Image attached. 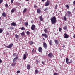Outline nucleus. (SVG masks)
I'll return each instance as SVG.
<instances>
[{
  "instance_id": "obj_1",
  "label": "nucleus",
  "mask_w": 75,
  "mask_h": 75,
  "mask_svg": "<svg viewBox=\"0 0 75 75\" xmlns=\"http://www.w3.org/2000/svg\"><path fill=\"white\" fill-rule=\"evenodd\" d=\"M51 21L52 24H54L56 23V21H57V18L55 16H54L51 18Z\"/></svg>"
},
{
  "instance_id": "obj_2",
  "label": "nucleus",
  "mask_w": 75,
  "mask_h": 75,
  "mask_svg": "<svg viewBox=\"0 0 75 75\" xmlns=\"http://www.w3.org/2000/svg\"><path fill=\"white\" fill-rule=\"evenodd\" d=\"M36 27L35 26V25H33L31 27V29L32 30H33V31H35L36 30Z\"/></svg>"
},
{
  "instance_id": "obj_3",
  "label": "nucleus",
  "mask_w": 75,
  "mask_h": 75,
  "mask_svg": "<svg viewBox=\"0 0 75 75\" xmlns=\"http://www.w3.org/2000/svg\"><path fill=\"white\" fill-rule=\"evenodd\" d=\"M41 36H44V37L45 38H47L48 37V35L45 33H43L42 34Z\"/></svg>"
},
{
  "instance_id": "obj_4",
  "label": "nucleus",
  "mask_w": 75,
  "mask_h": 75,
  "mask_svg": "<svg viewBox=\"0 0 75 75\" xmlns=\"http://www.w3.org/2000/svg\"><path fill=\"white\" fill-rule=\"evenodd\" d=\"M13 44L12 43L11 44H10L8 46H6V48H12V47H13Z\"/></svg>"
},
{
  "instance_id": "obj_5",
  "label": "nucleus",
  "mask_w": 75,
  "mask_h": 75,
  "mask_svg": "<svg viewBox=\"0 0 75 75\" xmlns=\"http://www.w3.org/2000/svg\"><path fill=\"white\" fill-rule=\"evenodd\" d=\"M50 3V1H47L46 3L45 4V6H46V7H47V6H49Z\"/></svg>"
},
{
  "instance_id": "obj_6",
  "label": "nucleus",
  "mask_w": 75,
  "mask_h": 75,
  "mask_svg": "<svg viewBox=\"0 0 75 75\" xmlns=\"http://www.w3.org/2000/svg\"><path fill=\"white\" fill-rule=\"evenodd\" d=\"M48 56L49 58H52L53 56V54L52 53H50L48 54Z\"/></svg>"
},
{
  "instance_id": "obj_7",
  "label": "nucleus",
  "mask_w": 75,
  "mask_h": 75,
  "mask_svg": "<svg viewBox=\"0 0 75 75\" xmlns=\"http://www.w3.org/2000/svg\"><path fill=\"white\" fill-rule=\"evenodd\" d=\"M64 38H69V35L67 34V33H65L64 34Z\"/></svg>"
},
{
  "instance_id": "obj_8",
  "label": "nucleus",
  "mask_w": 75,
  "mask_h": 75,
  "mask_svg": "<svg viewBox=\"0 0 75 75\" xmlns=\"http://www.w3.org/2000/svg\"><path fill=\"white\" fill-rule=\"evenodd\" d=\"M67 13L68 14L67 17H69V15L71 14V12H70L69 11H68L66 13L65 16H66L67 15Z\"/></svg>"
},
{
  "instance_id": "obj_9",
  "label": "nucleus",
  "mask_w": 75,
  "mask_h": 75,
  "mask_svg": "<svg viewBox=\"0 0 75 75\" xmlns=\"http://www.w3.org/2000/svg\"><path fill=\"white\" fill-rule=\"evenodd\" d=\"M43 47L45 49H47V45L45 43H43Z\"/></svg>"
},
{
  "instance_id": "obj_10",
  "label": "nucleus",
  "mask_w": 75,
  "mask_h": 75,
  "mask_svg": "<svg viewBox=\"0 0 75 75\" xmlns=\"http://www.w3.org/2000/svg\"><path fill=\"white\" fill-rule=\"evenodd\" d=\"M38 51L40 52H41L42 51V49L41 47H40L38 48Z\"/></svg>"
},
{
  "instance_id": "obj_11",
  "label": "nucleus",
  "mask_w": 75,
  "mask_h": 75,
  "mask_svg": "<svg viewBox=\"0 0 75 75\" xmlns=\"http://www.w3.org/2000/svg\"><path fill=\"white\" fill-rule=\"evenodd\" d=\"M11 25L12 26H17V25L16 24V23L15 22H13L12 23H11Z\"/></svg>"
},
{
  "instance_id": "obj_12",
  "label": "nucleus",
  "mask_w": 75,
  "mask_h": 75,
  "mask_svg": "<svg viewBox=\"0 0 75 75\" xmlns=\"http://www.w3.org/2000/svg\"><path fill=\"white\" fill-rule=\"evenodd\" d=\"M26 55H27V56L28 55V54H27V53L26 54H25L24 55L23 59H24V60H25V59L26 58H27V56H26Z\"/></svg>"
},
{
  "instance_id": "obj_13",
  "label": "nucleus",
  "mask_w": 75,
  "mask_h": 75,
  "mask_svg": "<svg viewBox=\"0 0 75 75\" xmlns=\"http://www.w3.org/2000/svg\"><path fill=\"white\" fill-rule=\"evenodd\" d=\"M69 59L67 57L66 59V62L67 64H68V62H69Z\"/></svg>"
},
{
  "instance_id": "obj_14",
  "label": "nucleus",
  "mask_w": 75,
  "mask_h": 75,
  "mask_svg": "<svg viewBox=\"0 0 75 75\" xmlns=\"http://www.w3.org/2000/svg\"><path fill=\"white\" fill-rule=\"evenodd\" d=\"M27 69L28 70L29 69H30L31 68V66H30V64H28L27 65Z\"/></svg>"
},
{
  "instance_id": "obj_15",
  "label": "nucleus",
  "mask_w": 75,
  "mask_h": 75,
  "mask_svg": "<svg viewBox=\"0 0 75 75\" xmlns=\"http://www.w3.org/2000/svg\"><path fill=\"white\" fill-rule=\"evenodd\" d=\"M18 57L15 58L13 60V63H14L15 62H16V60L18 59Z\"/></svg>"
},
{
  "instance_id": "obj_16",
  "label": "nucleus",
  "mask_w": 75,
  "mask_h": 75,
  "mask_svg": "<svg viewBox=\"0 0 75 75\" xmlns=\"http://www.w3.org/2000/svg\"><path fill=\"white\" fill-rule=\"evenodd\" d=\"M49 43L50 44V45H52V41L51 40H50V41L49 42Z\"/></svg>"
},
{
  "instance_id": "obj_17",
  "label": "nucleus",
  "mask_w": 75,
  "mask_h": 75,
  "mask_svg": "<svg viewBox=\"0 0 75 75\" xmlns=\"http://www.w3.org/2000/svg\"><path fill=\"white\" fill-rule=\"evenodd\" d=\"M47 28H46L44 30V31L45 34H47V33H48V30L47 29Z\"/></svg>"
},
{
  "instance_id": "obj_18",
  "label": "nucleus",
  "mask_w": 75,
  "mask_h": 75,
  "mask_svg": "<svg viewBox=\"0 0 75 75\" xmlns=\"http://www.w3.org/2000/svg\"><path fill=\"white\" fill-rule=\"evenodd\" d=\"M15 38H16L17 40H18V38H19V35L17 34H16L15 35Z\"/></svg>"
},
{
  "instance_id": "obj_19",
  "label": "nucleus",
  "mask_w": 75,
  "mask_h": 75,
  "mask_svg": "<svg viewBox=\"0 0 75 75\" xmlns=\"http://www.w3.org/2000/svg\"><path fill=\"white\" fill-rule=\"evenodd\" d=\"M41 12V11L40 10V9H38L37 10V13H38V14H40V13Z\"/></svg>"
},
{
  "instance_id": "obj_20",
  "label": "nucleus",
  "mask_w": 75,
  "mask_h": 75,
  "mask_svg": "<svg viewBox=\"0 0 75 75\" xmlns=\"http://www.w3.org/2000/svg\"><path fill=\"white\" fill-rule=\"evenodd\" d=\"M3 17H6V13L4 12H3L2 14Z\"/></svg>"
},
{
  "instance_id": "obj_21",
  "label": "nucleus",
  "mask_w": 75,
  "mask_h": 75,
  "mask_svg": "<svg viewBox=\"0 0 75 75\" xmlns=\"http://www.w3.org/2000/svg\"><path fill=\"white\" fill-rule=\"evenodd\" d=\"M63 29H64V30H65V31H67V26L66 25L65 26L63 27Z\"/></svg>"
},
{
  "instance_id": "obj_22",
  "label": "nucleus",
  "mask_w": 75,
  "mask_h": 75,
  "mask_svg": "<svg viewBox=\"0 0 75 75\" xmlns=\"http://www.w3.org/2000/svg\"><path fill=\"white\" fill-rule=\"evenodd\" d=\"M20 34L21 35V36L23 37V36H24L25 35V33H24V32H22L21 33H20Z\"/></svg>"
},
{
  "instance_id": "obj_23",
  "label": "nucleus",
  "mask_w": 75,
  "mask_h": 75,
  "mask_svg": "<svg viewBox=\"0 0 75 75\" xmlns=\"http://www.w3.org/2000/svg\"><path fill=\"white\" fill-rule=\"evenodd\" d=\"M54 42L55 43V44L56 45H57V44H58V41L57 40H54Z\"/></svg>"
},
{
  "instance_id": "obj_24",
  "label": "nucleus",
  "mask_w": 75,
  "mask_h": 75,
  "mask_svg": "<svg viewBox=\"0 0 75 75\" xmlns=\"http://www.w3.org/2000/svg\"><path fill=\"white\" fill-rule=\"evenodd\" d=\"M40 20L41 21H43V18H42V16H40Z\"/></svg>"
},
{
  "instance_id": "obj_25",
  "label": "nucleus",
  "mask_w": 75,
  "mask_h": 75,
  "mask_svg": "<svg viewBox=\"0 0 75 75\" xmlns=\"http://www.w3.org/2000/svg\"><path fill=\"white\" fill-rule=\"evenodd\" d=\"M39 71H38V69H36L35 70V74H38V72H39Z\"/></svg>"
},
{
  "instance_id": "obj_26",
  "label": "nucleus",
  "mask_w": 75,
  "mask_h": 75,
  "mask_svg": "<svg viewBox=\"0 0 75 75\" xmlns=\"http://www.w3.org/2000/svg\"><path fill=\"white\" fill-rule=\"evenodd\" d=\"M26 34L27 35H30V34H31V32H30L29 31H27L26 32Z\"/></svg>"
},
{
  "instance_id": "obj_27",
  "label": "nucleus",
  "mask_w": 75,
  "mask_h": 75,
  "mask_svg": "<svg viewBox=\"0 0 75 75\" xmlns=\"http://www.w3.org/2000/svg\"><path fill=\"white\" fill-rule=\"evenodd\" d=\"M25 24L26 26H27L28 25V23L27 22H26L25 23Z\"/></svg>"
},
{
  "instance_id": "obj_28",
  "label": "nucleus",
  "mask_w": 75,
  "mask_h": 75,
  "mask_svg": "<svg viewBox=\"0 0 75 75\" xmlns=\"http://www.w3.org/2000/svg\"><path fill=\"white\" fill-rule=\"evenodd\" d=\"M66 7L67 9H68L69 8V5H66Z\"/></svg>"
},
{
  "instance_id": "obj_29",
  "label": "nucleus",
  "mask_w": 75,
  "mask_h": 75,
  "mask_svg": "<svg viewBox=\"0 0 75 75\" xmlns=\"http://www.w3.org/2000/svg\"><path fill=\"white\" fill-rule=\"evenodd\" d=\"M27 8H25L23 11V12L25 13L27 11Z\"/></svg>"
},
{
  "instance_id": "obj_30",
  "label": "nucleus",
  "mask_w": 75,
  "mask_h": 75,
  "mask_svg": "<svg viewBox=\"0 0 75 75\" xmlns=\"http://www.w3.org/2000/svg\"><path fill=\"white\" fill-rule=\"evenodd\" d=\"M30 44V45H32V44H34V42L33 41H30L29 42Z\"/></svg>"
},
{
  "instance_id": "obj_31",
  "label": "nucleus",
  "mask_w": 75,
  "mask_h": 75,
  "mask_svg": "<svg viewBox=\"0 0 75 75\" xmlns=\"http://www.w3.org/2000/svg\"><path fill=\"white\" fill-rule=\"evenodd\" d=\"M68 64H72V60H70V62H68Z\"/></svg>"
},
{
  "instance_id": "obj_32",
  "label": "nucleus",
  "mask_w": 75,
  "mask_h": 75,
  "mask_svg": "<svg viewBox=\"0 0 75 75\" xmlns=\"http://www.w3.org/2000/svg\"><path fill=\"white\" fill-rule=\"evenodd\" d=\"M25 28L24 27H22L21 28V30H25Z\"/></svg>"
},
{
  "instance_id": "obj_33",
  "label": "nucleus",
  "mask_w": 75,
  "mask_h": 75,
  "mask_svg": "<svg viewBox=\"0 0 75 75\" xmlns=\"http://www.w3.org/2000/svg\"><path fill=\"white\" fill-rule=\"evenodd\" d=\"M15 65H16V63L12 64H11V66H12V67H14Z\"/></svg>"
},
{
  "instance_id": "obj_34",
  "label": "nucleus",
  "mask_w": 75,
  "mask_h": 75,
  "mask_svg": "<svg viewBox=\"0 0 75 75\" xmlns=\"http://www.w3.org/2000/svg\"><path fill=\"white\" fill-rule=\"evenodd\" d=\"M64 21H66V20H67V18H66L65 16H64Z\"/></svg>"
},
{
  "instance_id": "obj_35",
  "label": "nucleus",
  "mask_w": 75,
  "mask_h": 75,
  "mask_svg": "<svg viewBox=\"0 0 75 75\" xmlns=\"http://www.w3.org/2000/svg\"><path fill=\"white\" fill-rule=\"evenodd\" d=\"M3 33V30L2 29H0V33Z\"/></svg>"
},
{
  "instance_id": "obj_36",
  "label": "nucleus",
  "mask_w": 75,
  "mask_h": 75,
  "mask_svg": "<svg viewBox=\"0 0 75 75\" xmlns=\"http://www.w3.org/2000/svg\"><path fill=\"white\" fill-rule=\"evenodd\" d=\"M15 11L13 9H12L11 10V12L14 13V12Z\"/></svg>"
},
{
  "instance_id": "obj_37",
  "label": "nucleus",
  "mask_w": 75,
  "mask_h": 75,
  "mask_svg": "<svg viewBox=\"0 0 75 75\" xmlns=\"http://www.w3.org/2000/svg\"><path fill=\"white\" fill-rule=\"evenodd\" d=\"M58 75V73H55L53 74V75Z\"/></svg>"
},
{
  "instance_id": "obj_38",
  "label": "nucleus",
  "mask_w": 75,
  "mask_h": 75,
  "mask_svg": "<svg viewBox=\"0 0 75 75\" xmlns=\"http://www.w3.org/2000/svg\"><path fill=\"white\" fill-rule=\"evenodd\" d=\"M8 4H7L6 3L5 4V7H8Z\"/></svg>"
},
{
  "instance_id": "obj_39",
  "label": "nucleus",
  "mask_w": 75,
  "mask_h": 75,
  "mask_svg": "<svg viewBox=\"0 0 75 75\" xmlns=\"http://www.w3.org/2000/svg\"><path fill=\"white\" fill-rule=\"evenodd\" d=\"M48 10V8H46L44 10V11H47Z\"/></svg>"
},
{
  "instance_id": "obj_40",
  "label": "nucleus",
  "mask_w": 75,
  "mask_h": 75,
  "mask_svg": "<svg viewBox=\"0 0 75 75\" xmlns=\"http://www.w3.org/2000/svg\"><path fill=\"white\" fill-rule=\"evenodd\" d=\"M13 57H15V56H16V53H14L13 54Z\"/></svg>"
},
{
  "instance_id": "obj_41",
  "label": "nucleus",
  "mask_w": 75,
  "mask_h": 75,
  "mask_svg": "<svg viewBox=\"0 0 75 75\" xmlns=\"http://www.w3.org/2000/svg\"><path fill=\"white\" fill-rule=\"evenodd\" d=\"M20 73V71L19 70H18L17 71V74H19V73Z\"/></svg>"
},
{
  "instance_id": "obj_42",
  "label": "nucleus",
  "mask_w": 75,
  "mask_h": 75,
  "mask_svg": "<svg viewBox=\"0 0 75 75\" xmlns=\"http://www.w3.org/2000/svg\"><path fill=\"white\" fill-rule=\"evenodd\" d=\"M57 7L58 6H57V5H56V6H55V9H57Z\"/></svg>"
},
{
  "instance_id": "obj_43",
  "label": "nucleus",
  "mask_w": 75,
  "mask_h": 75,
  "mask_svg": "<svg viewBox=\"0 0 75 75\" xmlns=\"http://www.w3.org/2000/svg\"><path fill=\"white\" fill-rule=\"evenodd\" d=\"M13 1H14V0H11V3H13Z\"/></svg>"
},
{
  "instance_id": "obj_44",
  "label": "nucleus",
  "mask_w": 75,
  "mask_h": 75,
  "mask_svg": "<svg viewBox=\"0 0 75 75\" xmlns=\"http://www.w3.org/2000/svg\"><path fill=\"white\" fill-rule=\"evenodd\" d=\"M62 30V29H61V28H59V31L61 32Z\"/></svg>"
},
{
  "instance_id": "obj_45",
  "label": "nucleus",
  "mask_w": 75,
  "mask_h": 75,
  "mask_svg": "<svg viewBox=\"0 0 75 75\" xmlns=\"http://www.w3.org/2000/svg\"><path fill=\"white\" fill-rule=\"evenodd\" d=\"M37 6L36 5H35L34 6V8H37Z\"/></svg>"
},
{
  "instance_id": "obj_46",
  "label": "nucleus",
  "mask_w": 75,
  "mask_h": 75,
  "mask_svg": "<svg viewBox=\"0 0 75 75\" xmlns=\"http://www.w3.org/2000/svg\"><path fill=\"white\" fill-rule=\"evenodd\" d=\"M73 5H75V0L73 1Z\"/></svg>"
},
{
  "instance_id": "obj_47",
  "label": "nucleus",
  "mask_w": 75,
  "mask_h": 75,
  "mask_svg": "<svg viewBox=\"0 0 75 75\" xmlns=\"http://www.w3.org/2000/svg\"><path fill=\"white\" fill-rule=\"evenodd\" d=\"M42 64L43 65H44V64H45L44 62H42Z\"/></svg>"
},
{
  "instance_id": "obj_48",
  "label": "nucleus",
  "mask_w": 75,
  "mask_h": 75,
  "mask_svg": "<svg viewBox=\"0 0 75 75\" xmlns=\"http://www.w3.org/2000/svg\"><path fill=\"white\" fill-rule=\"evenodd\" d=\"M73 38H75V34H74Z\"/></svg>"
},
{
  "instance_id": "obj_49",
  "label": "nucleus",
  "mask_w": 75,
  "mask_h": 75,
  "mask_svg": "<svg viewBox=\"0 0 75 75\" xmlns=\"http://www.w3.org/2000/svg\"><path fill=\"white\" fill-rule=\"evenodd\" d=\"M2 62V60L1 59H0V63H1Z\"/></svg>"
},
{
  "instance_id": "obj_50",
  "label": "nucleus",
  "mask_w": 75,
  "mask_h": 75,
  "mask_svg": "<svg viewBox=\"0 0 75 75\" xmlns=\"http://www.w3.org/2000/svg\"><path fill=\"white\" fill-rule=\"evenodd\" d=\"M46 0H42V2H44V1H45Z\"/></svg>"
},
{
  "instance_id": "obj_51",
  "label": "nucleus",
  "mask_w": 75,
  "mask_h": 75,
  "mask_svg": "<svg viewBox=\"0 0 75 75\" xmlns=\"http://www.w3.org/2000/svg\"><path fill=\"white\" fill-rule=\"evenodd\" d=\"M0 2H3V0H0Z\"/></svg>"
},
{
  "instance_id": "obj_52",
  "label": "nucleus",
  "mask_w": 75,
  "mask_h": 75,
  "mask_svg": "<svg viewBox=\"0 0 75 75\" xmlns=\"http://www.w3.org/2000/svg\"><path fill=\"white\" fill-rule=\"evenodd\" d=\"M7 35H9V33L8 32H7Z\"/></svg>"
},
{
  "instance_id": "obj_53",
  "label": "nucleus",
  "mask_w": 75,
  "mask_h": 75,
  "mask_svg": "<svg viewBox=\"0 0 75 75\" xmlns=\"http://www.w3.org/2000/svg\"><path fill=\"white\" fill-rule=\"evenodd\" d=\"M36 62H37V63H38L39 62H38V61L36 60Z\"/></svg>"
},
{
  "instance_id": "obj_54",
  "label": "nucleus",
  "mask_w": 75,
  "mask_h": 75,
  "mask_svg": "<svg viewBox=\"0 0 75 75\" xmlns=\"http://www.w3.org/2000/svg\"><path fill=\"white\" fill-rule=\"evenodd\" d=\"M62 47L63 48H65V46L64 45H63Z\"/></svg>"
},
{
  "instance_id": "obj_55",
  "label": "nucleus",
  "mask_w": 75,
  "mask_h": 75,
  "mask_svg": "<svg viewBox=\"0 0 75 75\" xmlns=\"http://www.w3.org/2000/svg\"><path fill=\"white\" fill-rule=\"evenodd\" d=\"M1 19V17H0V20Z\"/></svg>"
},
{
  "instance_id": "obj_56",
  "label": "nucleus",
  "mask_w": 75,
  "mask_h": 75,
  "mask_svg": "<svg viewBox=\"0 0 75 75\" xmlns=\"http://www.w3.org/2000/svg\"><path fill=\"white\" fill-rule=\"evenodd\" d=\"M2 3V2H0V4H1Z\"/></svg>"
},
{
  "instance_id": "obj_57",
  "label": "nucleus",
  "mask_w": 75,
  "mask_h": 75,
  "mask_svg": "<svg viewBox=\"0 0 75 75\" xmlns=\"http://www.w3.org/2000/svg\"><path fill=\"white\" fill-rule=\"evenodd\" d=\"M26 1H29V0H25Z\"/></svg>"
},
{
  "instance_id": "obj_58",
  "label": "nucleus",
  "mask_w": 75,
  "mask_h": 75,
  "mask_svg": "<svg viewBox=\"0 0 75 75\" xmlns=\"http://www.w3.org/2000/svg\"><path fill=\"white\" fill-rule=\"evenodd\" d=\"M34 49H33L32 51H33L34 50Z\"/></svg>"
}]
</instances>
